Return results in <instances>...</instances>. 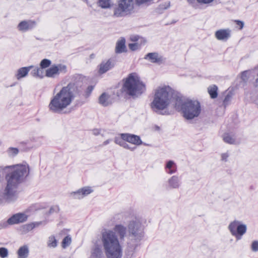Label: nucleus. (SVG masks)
<instances>
[{
  "mask_svg": "<svg viewBox=\"0 0 258 258\" xmlns=\"http://www.w3.org/2000/svg\"><path fill=\"white\" fill-rule=\"evenodd\" d=\"M122 82L123 85L120 91L124 96L134 97L142 93L144 84L137 73L130 74L122 80Z\"/></svg>",
  "mask_w": 258,
  "mask_h": 258,
  "instance_id": "nucleus-5",
  "label": "nucleus"
},
{
  "mask_svg": "<svg viewBox=\"0 0 258 258\" xmlns=\"http://www.w3.org/2000/svg\"><path fill=\"white\" fill-rule=\"evenodd\" d=\"M128 229L131 233L130 237L132 240L136 241L141 239L144 236V228L140 222L132 221L128 225Z\"/></svg>",
  "mask_w": 258,
  "mask_h": 258,
  "instance_id": "nucleus-8",
  "label": "nucleus"
},
{
  "mask_svg": "<svg viewBox=\"0 0 258 258\" xmlns=\"http://www.w3.org/2000/svg\"><path fill=\"white\" fill-rule=\"evenodd\" d=\"M174 105L177 110L182 111L183 117L186 119L198 117L201 111L200 103L197 100H188L182 103L180 98H179Z\"/></svg>",
  "mask_w": 258,
  "mask_h": 258,
  "instance_id": "nucleus-6",
  "label": "nucleus"
},
{
  "mask_svg": "<svg viewBox=\"0 0 258 258\" xmlns=\"http://www.w3.org/2000/svg\"><path fill=\"white\" fill-rule=\"evenodd\" d=\"M27 219L28 216L26 214L22 213H17L11 216L7 221L0 223V228H4L7 227L8 225L23 223L26 221Z\"/></svg>",
  "mask_w": 258,
  "mask_h": 258,
  "instance_id": "nucleus-9",
  "label": "nucleus"
},
{
  "mask_svg": "<svg viewBox=\"0 0 258 258\" xmlns=\"http://www.w3.org/2000/svg\"><path fill=\"white\" fill-rule=\"evenodd\" d=\"M102 251L99 245H95L92 250L90 258H102Z\"/></svg>",
  "mask_w": 258,
  "mask_h": 258,
  "instance_id": "nucleus-25",
  "label": "nucleus"
},
{
  "mask_svg": "<svg viewBox=\"0 0 258 258\" xmlns=\"http://www.w3.org/2000/svg\"><path fill=\"white\" fill-rule=\"evenodd\" d=\"M153 63H156L157 64H161L164 61L163 57L160 55L158 53H149L146 55V58Z\"/></svg>",
  "mask_w": 258,
  "mask_h": 258,
  "instance_id": "nucleus-16",
  "label": "nucleus"
},
{
  "mask_svg": "<svg viewBox=\"0 0 258 258\" xmlns=\"http://www.w3.org/2000/svg\"><path fill=\"white\" fill-rule=\"evenodd\" d=\"M31 223L32 224V226H34V228L35 227H38V226H39L40 225H41V224H42L43 223H44V224H45L46 222L40 221V222H33Z\"/></svg>",
  "mask_w": 258,
  "mask_h": 258,
  "instance_id": "nucleus-45",
  "label": "nucleus"
},
{
  "mask_svg": "<svg viewBox=\"0 0 258 258\" xmlns=\"http://www.w3.org/2000/svg\"><path fill=\"white\" fill-rule=\"evenodd\" d=\"M67 72V66L62 64L53 65L46 70L45 76L48 78H54L60 74H65Z\"/></svg>",
  "mask_w": 258,
  "mask_h": 258,
  "instance_id": "nucleus-10",
  "label": "nucleus"
},
{
  "mask_svg": "<svg viewBox=\"0 0 258 258\" xmlns=\"http://www.w3.org/2000/svg\"><path fill=\"white\" fill-rule=\"evenodd\" d=\"M51 61L48 59H43L41 60L40 63V68L43 70L48 68L51 64Z\"/></svg>",
  "mask_w": 258,
  "mask_h": 258,
  "instance_id": "nucleus-34",
  "label": "nucleus"
},
{
  "mask_svg": "<svg viewBox=\"0 0 258 258\" xmlns=\"http://www.w3.org/2000/svg\"><path fill=\"white\" fill-rule=\"evenodd\" d=\"M165 168L166 169H168V173L170 174L176 172L177 170V166L176 164L171 160L167 162Z\"/></svg>",
  "mask_w": 258,
  "mask_h": 258,
  "instance_id": "nucleus-26",
  "label": "nucleus"
},
{
  "mask_svg": "<svg viewBox=\"0 0 258 258\" xmlns=\"http://www.w3.org/2000/svg\"><path fill=\"white\" fill-rule=\"evenodd\" d=\"M32 68V66H29L28 67H23L18 69L17 71V73L16 75L17 79L18 80H20V79L26 77L30 69Z\"/></svg>",
  "mask_w": 258,
  "mask_h": 258,
  "instance_id": "nucleus-21",
  "label": "nucleus"
},
{
  "mask_svg": "<svg viewBox=\"0 0 258 258\" xmlns=\"http://www.w3.org/2000/svg\"><path fill=\"white\" fill-rule=\"evenodd\" d=\"M57 245V241L53 235H51L48 237L47 241V246L49 247L54 248Z\"/></svg>",
  "mask_w": 258,
  "mask_h": 258,
  "instance_id": "nucleus-30",
  "label": "nucleus"
},
{
  "mask_svg": "<svg viewBox=\"0 0 258 258\" xmlns=\"http://www.w3.org/2000/svg\"><path fill=\"white\" fill-rule=\"evenodd\" d=\"M34 229V226H32V223H29L24 225L23 229L26 232H28Z\"/></svg>",
  "mask_w": 258,
  "mask_h": 258,
  "instance_id": "nucleus-42",
  "label": "nucleus"
},
{
  "mask_svg": "<svg viewBox=\"0 0 258 258\" xmlns=\"http://www.w3.org/2000/svg\"><path fill=\"white\" fill-rule=\"evenodd\" d=\"M124 141L125 140L122 139V137H115L114 139V142L116 144L122 146V145H124Z\"/></svg>",
  "mask_w": 258,
  "mask_h": 258,
  "instance_id": "nucleus-39",
  "label": "nucleus"
},
{
  "mask_svg": "<svg viewBox=\"0 0 258 258\" xmlns=\"http://www.w3.org/2000/svg\"><path fill=\"white\" fill-rule=\"evenodd\" d=\"M101 240L107 258L121 257V247L114 232L111 230L102 232Z\"/></svg>",
  "mask_w": 258,
  "mask_h": 258,
  "instance_id": "nucleus-4",
  "label": "nucleus"
},
{
  "mask_svg": "<svg viewBox=\"0 0 258 258\" xmlns=\"http://www.w3.org/2000/svg\"><path fill=\"white\" fill-rule=\"evenodd\" d=\"M31 74L33 77L42 78L44 76V72L41 68H36L32 71V72H31Z\"/></svg>",
  "mask_w": 258,
  "mask_h": 258,
  "instance_id": "nucleus-29",
  "label": "nucleus"
},
{
  "mask_svg": "<svg viewBox=\"0 0 258 258\" xmlns=\"http://www.w3.org/2000/svg\"><path fill=\"white\" fill-rule=\"evenodd\" d=\"M109 96L105 93H102L99 98V102L100 104L104 106H107L110 104V102L108 100Z\"/></svg>",
  "mask_w": 258,
  "mask_h": 258,
  "instance_id": "nucleus-28",
  "label": "nucleus"
},
{
  "mask_svg": "<svg viewBox=\"0 0 258 258\" xmlns=\"http://www.w3.org/2000/svg\"><path fill=\"white\" fill-rule=\"evenodd\" d=\"M121 147H122L125 149H130L131 151H133L136 148V147L135 146H134V147H130V146L125 142V141H124V145H122Z\"/></svg>",
  "mask_w": 258,
  "mask_h": 258,
  "instance_id": "nucleus-46",
  "label": "nucleus"
},
{
  "mask_svg": "<svg viewBox=\"0 0 258 258\" xmlns=\"http://www.w3.org/2000/svg\"><path fill=\"white\" fill-rule=\"evenodd\" d=\"M230 36V31L228 29H220L215 32L216 38L219 40H227Z\"/></svg>",
  "mask_w": 258,
  "mask_h": 258,
  "instance_id": "nucleus-15",
  "label": "nucleus"
},
{
  "mask_svg": "<svg viewBox=\"0 0 258 258\" xmlns=\"http://www.w3.org/2000/svg\"><path fill=\"white\" fill-rule=\"evenodd\" d=\"M139 36L138 35H132L130 37V39L132 41L136 42L138 40Z\"/></svg>",
  "mask_w": 258,
  "mask_h": 258,
  "instance_id": "nucleus-47",
  "label": "nucleus"
},
{
  "mask_svg": "<svg viewBox=\"0 0 258 258\" xmlns=\"http://www.w3.org/2000/svg\"><path fill=\"white\" fill-rule=\"evenodd\" d=\"M73 78V82L63 87L51 98L48 108L52 112L59 114L64 113L63 110L71 105L74 98L82 95L84 87L81 77L77 75Z\"/></svg>",
  "mask_w": 258,
  "mask_h": 258,
  "instance_id": "nucleus-2",
  "label": "nucleus"
},
{
  "mask_svg": "<svg viewBox=\"0 0 258 258\" xmlns=\"http://www.w3.org/2000/svg\"><path fill=\"white\" fill-rule=\"evenodd\" d=\"M140 47V45L137 43H130L128 44L129 48L133 51L137 50Z\"/></svg>",
  "mask_w": 258,
  "mask_h": 258,
  "instance_id": "nucleus-41",
  "label": "nucleus"
},
{
  "mask_svg": "<svg viewBox=\"0 0 258 258\" xmlns=\"http://www.w3.org/2000/svg\"><path fill=\"white\" fill-rule=\"evenodd\" d=\"M59 208L58 206H52L48 212V214H51L53 213H57L59 211Z\"/></svg>",
  "mask_w": 258,
  "mask_h": 258,
  "instance_id": "nucleus-40",
  "label": "nucleus"
},
{
  "mask_svg": "<svg viewBox=\"0 0 258 258\" xmlns=\"http://www.w3.org/2000/svg\"><path fill=\"white\" fill-rule=\"evenodd\" d=\"M99 6L102 8H108L111 7V0H99Z\"/></svg>",
  "mask_w": 258,
  "mask_h": 258,
  "instance_id": "nucleus-32",
  "label": "nucleus"
},
{
  "mask_svg": "<svg viewBox=\"0 0 258 258\" xmlns=\"http://www.w3.org/2000/svg\"><path fill=\"white\" fill-rule=\"evenodd\" d=\"M133 0H119L118 6L114 11L116 17H122L130 13L133 10Z\"/></svg>",
  "mask_w": 258,
  "mask_h": 258,
  "instance_id": "nucleus-7",
  "label": "nucleus"
},
{
  "mask_svg": "<svg viewBox=\"0 0 258 258\" xmlns=\"http://www.w3.org/2000/svg\"><path fill=\"white\" fill-rule=\"evenodd\" d=\"M255 75H258L257 70L245 71L241 73V79L244 81L246 82L248 78L251 77H255Z\"/></svg>",
  "mask_w": 258,
  "mask_h": 258,
  "instance_id": "nucleus-20",
  "label": "nucleus"
},
{
  "mask_svg": "<svg viewBox=\"0 0 258 258\" xmlns=\"http://www.w3.org/2000/svg\"><path fill=\"white\" fill-rule=\"evenodd\" d=\"M36 25V22L34 21H23L18 25V29L19 31L26 32L33 28Z\"/></svg>",
  "mask_w": 258,
  "mask_h": 258,
  "instance_id": "nucleus-13",
  "label": "nucleus"
},
{
  "mask_svg": "<svg viewBox=\"0 0 258 258\" xmlns=\"http://www.w3.org/2000/svg\"><path fill=\"white\" fill-rule=\"evenodd\" d=\"M92 191L93 190L90 187H84L79 189L77 191L73 192L72 194L74 195L75 199H81L84 197L91 193Z\"/></svg>",
  "mask_w": 258,
  "mask_h": 258,
  "instance_id": "nucleus-14",
  "label": "nucleus"
},
{
  "mask_svg": "<svg viewBox=\"0 0 258 258\" xmlns=\"http://www.w3.org/2000/svg\"><path fill=\"white\" fill-rule=\"evenodd\" d=\"M110 140H106L105 141H104L103 142V145H107L108 144H109L110 143Z\"/></svg>",
  "mask_w": 258,
  "mask_h": 258,
  "instance_id": "nucleus-53",
  "label": "nucleus"
},
{
  "mask_svg": "<svg viewBox=\"0 0 258 258\" xmlns=\"http://www.w3.org/2000/svg\"><path fill=\"white\" fill-rule=\"evenodd\" d=\"M175 91L169 86L158 87L154 92V99L151 107L154 111H162L166 109L169 105L179 99Z\"/></svg>",
  "mask_w": 258,
  "mask_h": 258,
  "instance_id": "nucleus-3",
  "label": "nucleus"
},
{
  "mask_svg": "<svg viewBox=\"0 0 258 258\" xmlns=\"http://www.w3.org/2000/svg\"><path fill=\"white\" fill-rule=\"evenodd\" d=\"M136 3L137 5H140L145 3V0H136Z\"/></svg>",
  "mask_w": 258,
  "mask_h": 258,
  "instance_id": "nucleus-51",
  "label": "nucleus"
},
{
  "mask_svg": "<svg viewBox=\"0 0 258 258\" xmlns=\"http://www.w3.org/2000/svg\"><path fill=\"white\" fill-rule=\"evenodd\" d=\"M235 22L237 26H239V29H242L244 25L243 22L238 20L235 21Z\"/></svg>",
  "mask_w": 258,
  "mask_h": 258,
  "instance_id": "nucleus-48",
  "label": "nucleus"
},
{
  "mask_svg": "<svg viewBox=\"0 0 258 258\" xmlns=\"http://www.w3.org/2000/svg\"><path fill=\"white\" fill-rule=\"evenodd\" d=\"M156 130H159V126H156Z\"/></svg>",
  "mask_w": 258,
  "mask_h": 258,
  "instance_id": "nucleus-56",
  "label": "nucleus"
},
{
  "mask_svg": "<svg viewBox=\"0 0 258 258\" xmlns=\"http://www.w3.org/2000/svg\"><path fill=\"white\" fill-rule=\"evenodd\" d=\"M229 155L227 153H223L221 155L222 160L223 161H227V159Z\"/></svg>",
  "mask_w": 258,
  "mask_h": 258,
  "instance_id": "nucleus-50",
  "label": "nucleus"
},
{
  "mask_svg": "<svg viewBox=\"0 0 258 258\" xmlns=\"http://www.w3.org/2000/svg\"><path fill=\"white\" fill-rule=\"evenodd\" d=\"M240 222L238 221H234L231 222L229 225V229L231 232V234L235 236L237 240L240 239V236L237 235V229L239 226Z\"/></svg>",
  "mask_w": 258,
  "mask_h": 258,
  "instance_id": "nucleus-18",
  "label": "nucleus"
},
{
  "mask_svg": "<svg viewBox=\"0 0 258 258\" xmlns=\"http://www.w3.org/2000/svg\"><path fill=\"white\" fill-rule=\"evenodd\" d=\"M200 3L203 4H209L213 1V0H197Z\"/></svg>",
  "mask_w": 258,
  "mask_h": 258,
  "instance_id": "nucleus-49",
  "label": "nucleus"
},
{
  "mask_svg": "<svg viewBox=\"0 0 258 258\" xmlns=\"http://www.w3.org/2000/svg\"><path fill=\"white\" fill-rule=\"evenodd\" d=\"M93 90V86H89L87 88L86 90L85 96V97H88L91 92H92Z\"/></svg>",
  "mask_w": 258,
  "mask_h": 258,
  "instance_id": "nucleus-44",
  "label": "nucleus"
},
{
  "mask_svg": "<svg viewBox=\"0 0 258 258\" xmlns=\"http://www.w3.org/2000/svg\"><path fill=\"white\" fill-rule=\"evenodd\" d=\"M246 231V226L244 224H239V226L237 227V235L240 236V238H241V236L243 235Z\"/></svg>",
  "mask_w": 258,
  "mask_h": 258,
  "instance_id": "nucleus-31",
  "label": "nucleus"
},
{
  "mask_svg": "<svg viewBox=\"0 0 258 258\" xmlns=\"http://www.w3.org/2000/svg\"><path fill=\"white\" fill-rule=\"evenodd\" d=\"M152 0H146V5L151 4Z\"/></svg>",
  "mask_w": 258,
  "mask_h": 258,
  "instance_id": "nucleus-54",
  "label": "nucleus"
},
{
  "mask_svg": "<svg viewBox=\"0 0 258 258\" xmlns=\"http://www.w3.org/2000/svg\"><path fill=\"white\" fill-rule=\"evenodd\" d=\"M170 4L169 2H165L164 4L160 5L159 7V10H165L169 8Z\"/></svg>",
  "mask_w": 258,
  "mask_h": 258,
  "instance_id": "nucleus-43",
  "label": "nucleus"
},
{
  "mask_svg": "<svg viewBox=\"0 0 258 258\" xmlns=\"http://www.w3.org/2000/svg\"><path fill=\"white\" fill-rule=\"evenodd\" d=\"M114 230L119 236L120 239H123L126 234V227L122 225H116L114 228Z\"/></svg>",
  "mask_w": 258,
  "mask_h": 258,
  "instance_id": "nucleus-23",
  "label": "nucleus"
},
{
  "mask_svg": "<svg viewBox=\"0 0 258 258\" xmlns=\"http://www.w3.org/2000/svg\"><path fill=\"white\" fill-rule=\"evenodd\" d=\"M93 134L94 135H98L100 134V131L98 129H94L93 130Z\"/></svg>",
  "mask_w": 258,
  "mask_h": 258,
  "instance_id": "nucleus-52",
  "label": "nucleus"
},
{
  "mask_svg": "<svg viewBox=\"0 0 258 258\" xmlns=\"http://www.w3.org/2000/svg\"><path fill=\"white\" fill-rule=\"evenodd\" d=\"M131 244L132 245L133 247L136 246L137 245L136 244H134V243H133V244L131 243Z\"/></svg>",
  "mask_w": 258,
  "mask_h": 258,
  "instance_id": "nucleus-55",
  "label": "nucleus"
},
{
  "mask_svg": "<svg viewBox=\"0 0 258 258\" xmlns=\"http://www.w3.org/2000/svg\"><path fill=\"white\" fill-rule=\"evenodd\" d=\"M180 185V179L177 176H172L168 180V186L169 188H178Z\"/></svg>",
  "mask_w": 258,
  "mask_h": 258,
  "instance_id": "nucleus-17",
  "label": "nucleus"
},
{
  "mask_svg": "<svg viewBox=\"0 0 258 258\" xmlns=\"http://www.w3.org/2000/svg\"><path fill=\"white\" fill-rule=\"evenodd\" d=\"M251 249L253 252L258 251V241L254 240L252 242L251 244Z\"/></svg>",
  "mask_w": 258,
  "mask_h": 258,
  "instance_id": "nucleus-37",
  "label": "nucleus"
},
{
  "mask_svg": "<svg viewBox=\"0 0 258 258\" xmlns=\"http://www.w3.org/2000/svg\"><path fill=\"white\" fill-rule=\"evenodd\" d=\"M7 153L10 156H14L19 153V150L17 148L10 147L7 150Z\"/></svg>",
  "mask_w": 258,
  "mask_h": 258,
  "instance_id": "nucleus-35",
  "label": "nucleus"
},
{
  "mask_svg": "<svg viewBox=\"0 0 258 258\" xmlns=\"http://www.w3.org/2000/svg\"><path fill=\"white\" fill-rule=\"evenodd\" d=\"M208 92L212 99H215L218 96V87L215 85H213L208 88Z\"/></svg>",
  "mask_w": 258,
  "mask_h": 258,
  "instance_id": "nucleus-27",
  "label": "nucleus"
},
{
  "mask_svg": "<svg viewBox=\"0 0 258 258\" xmlns=\"http://www.w3.org/2000/svg\"><path fill=\"white\" fill-rule=\"evenodd\" d=\"M114 65L115 60L113 59L110 58L107 61H103L99 66L98 73L100 74H104L113 68Z\"/></svg>",
  "mask_w": 258,
  "mask_h": 258,
  "instance_id": "nucleus-11",
  "label": "nucleus"
},
{
  "mask_svg": "<svg viewBox=\"0 0 258 258\" xmlns=\"http://www.w3.org/2000/svg\"><path fill=\"white\" fill-rule=\"evenodd\" d=\"M120 136L125 141L132 143L135 145H140L142 144V142L139 136L130 134H121Z\"/></svg>",
  "mask_w": 258,
  "mask_h": 258,
  "instance_id": "nucleus-12",
  "label": "nucleus"
},
{
  "mask_svg": "<svg viewBox=\"0 0 258 258\" xmlns=\"http://www.w3.org/2000/svg\"><path fill=\"white\" fill-rule=\"evenodd\" d=\"M125 40L124 38H122L118 40L116 45L115 52L117 53H120L126 51V46L125 45Z\"/></svg>",
  "mask_w": 258,
  "mask_h": 258,
  "instance_id": "nucleus-22",
  "label": "nucleus"
},
{
  "mask_svg": "<svg viewBox=\"0 0 258 258\" xmlns=\"http://www.w3.org/2000/svg\"><path fill=\"white\" fill-rule=\"evenodd\" d=\"M29 253V250L27 245L21 246L17 251L18 258H27Z\"/></svg>",
  "mask_w": 258,
  "mask_h": 258,
  "instance_id": "nucleus-19",
  "label": "nucleus"
},
{
  "mask_svg": "<svg viewBox=\"0 0 258 258\" xmlns=\"http://www.w3.org/2000/svg\"><path fill=\"white\" fill-rule=\"evenodd\" d=\"M9 252L7 248H0V257L1 258H6L8 256Z\"/></svg>",
  "mask_w": 258,
  "mask_h": 258,
  "instance_id": "nucleus-36",
  "label": "nucleus"
},
{
  "mask_svg": "<svg viewBox=\"0 0 258 258\" xmlns=\"http://www.w3.org/2000/svg\"><path fill=\"white\" fill-rule=\"evenodd\" d=\"M29 172L28 165L0 166V204L4 197L10 201L16 199V190L25 180Z\"/></svg>",
  "mask_w": 258,
  "mask_h": 258,
  "instance_id": "nucleus-1",
  "label": "nucleus"
},
{
  "mask_svg": "<svg viewBox=\"0 0 258 258\" xmlns=\"http://www.w3.org/2000/svg\"><path fill=\"white\" fill-rule=\"evenodd\" d=\"M231 98H232V95L230 93H228L225 96V97L223 100V105H224L225 107H226V106L229 104V102L231 100Z\"/></svg>",
  "mask_w": 258,
  "mask_h": 258,
  "instance_id": "nucleus-38",
  "label": "nucleus"
},
{
  "mask_svg": "<svg viewBox=\"0 0 258 258\" xmlns=\"http://www.w3.org/2000/svg\"><path fill=\"white\" fill-rule=\"evenodd\" d=\"M223 140L225 143L230 144L238 143V142H236L234 135L229 133H225L223 135Z\"/></svg>",
  "mask_w": 258,
  "mask_h": 258,
  "instance_id": "nucleus-24",
  "label": "nucleus"
},
{
  "mask_svg": "<svg viewBox=\"0 0 258 258\" xmlns=\"http://www.w3.org/2000/svg\"><path fill=\"white\" fill-rule=\"evenodd\" d=\"M72 239L70 235L66 236L62 240V247L66 248L71 243Z\"/></svg>",
  "mask_w": 258,
  "mask_h": 258,
  "instance_id": "nucleus-33",
  "label": "nucleus"
}]
</instances>
